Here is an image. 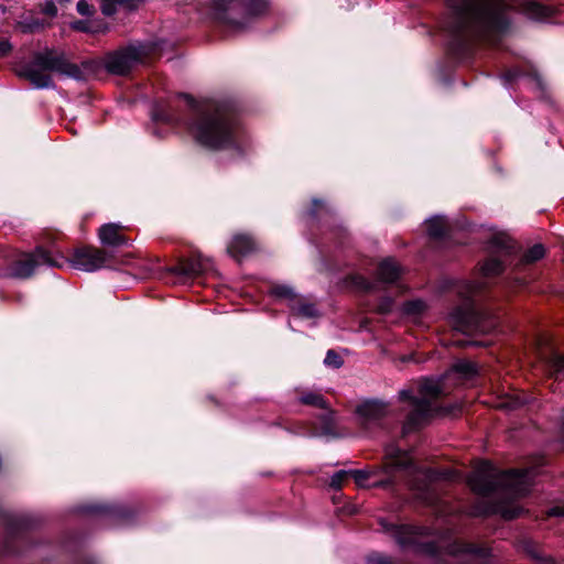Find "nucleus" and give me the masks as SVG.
Masks as SVG:
<instances>
[{
	"label": "nucleus",
	"instance_id": "obj_3",
	"mask_svg": "<svg viewBox=\"0 0 564 564\" xmlns=\"http://www.w3.org/2000/svg\"><path fill=\"white\" fill-rule=\"evenodd\" d=\"M392 536L403 550L429 555L447 554L457 557L463 564H491V551L486 545H474L445 538L434 539L425 529L409 524L392 525Z\"/></svg>",
	"mask_w": 564,
	"mask_h": 564
},
{
	"label": "nucleus",
	"instance_id": "obj_9",
	"mask_svg": "<svg viewBox=\"0 0 564 564\" xmlns=\"http://www.w3.org/2000/svg\"><path fill=\"white\" fill-rule=\"evenodd\" d=\"M64 258L53 256L50 251L37 248L34 253L24 254L15 261L13 265V275L18 278H29L37 265L46 264L50 267H62Z\"/></svg>",
	"mask_w": 564,
	"mask_h": 564
},
{
	"label": "nucleus",
	"instance_id": "obj_8",
	"mask_svg": "<svg viewBox=\"0 0 564 564\" xmlns=\"http://www.w3.org/2000/svg\"><path fill=\"white\" fill-rule=\"evenodd\" d=\"M154 51L151 44H132L108 54L105 66L116 75L127 74L134 65L143 63Z\"/></svg>",
	"mask_w": 564,
	"mask_h": 564
},
{
	"label": "nucleus",
	"instance_id": "obj_26",
	"mask_svg": "<svg viewBox=\"0 0 564 564\" xmlns=\"http://www.w3.org/2000/svg\"><path fill=\"white\" fill-rule=\"evenodd\" d=\"M300 401H301V403L306 404V405H312V406L321 408V409L326 408V402H325L324 398L319 393H316V392L310 391V392L303 393L300 398Z\"/></svg>",
	"mask_w": 564,
	"mask_h": 564
},
{
	"label": "nucleus",
	"instance_id": "obj_36",
	"mask_svg": "<svg viewBox=\"0 0 564 564\" xmlns=\"http://www.w3.org/2000/svg\"><path fill=\"white\" fill-rule=\"evenodd\" d=\"M350 473V477H354L358 485H362V482L369 478V473L366 470H348Z\"/></svg>",
	"mask_w": 564,
	"mask_h": 564
},
{
	"label": "nucleus",
	"instance_id": "obj_28",
	"mask_svg": "<svg viewBox=\"0 0 564 564\" xmlns=\"http://www.w3.org/2000/svg\"><path fill=\"white\" fill-rule=\"evenodd\" d=\"M425 310V303L421 300L408 301L403 304L402 311L406 315H417Z\"/></svg>",
	"mask_w": 564,
	"mask_h": 564
},
{
	"label": "nucleus",
	"instance_id": "obj_38",
	"mask_svg": "<svg viewBox=\"0 0 564 564\" xmlns=\"http://www.w3.org/2000/svg\"><path fill=\"white\" fill-rule=\"evenodd\" d=\"M12 50V45L9 41L2 40L0 41V57L7 56Z\"/></svg>",
	"mask_w": 564,
	"mask_h": 564
},
{
	"label": "nucleus",
	"instance_id": "obj_41",
	"mask_svg": "<svg viewBox=\"0 0 564 564\" xmlns=\"http://www.w3.org/2000/svg\"><path fill=\"white\" fill-rule=\"evenodd\" d=\"M251 6L257 9V12H261L265 9V2L263 0H252Z\"/></svg>",
	"mask_w": 564,
	"mask_h": 564
},
{
	"label": "nucleus",
	"instance_id": "obj_22",
	"mask_svg": "<svg viewBox=\"0 0 564 564\" xmlns=\"http://www.w3.org/2000/svg\"><path fill=\"white\" fill-rule=\"evenodd\" d=\"M475 514H488V513H500L505 519H514L520 516L521 510L518 508H511L503 503H497L485 510H477Z\"/></svg>",
	"mask_w": 564,
	"mask_h": 564
},
{
	"label": "nucleus",
	"instance_id": "obj_17",
	"mask_svg": "<svg viewBox=\"0 0 564 564\" xmlns=\"http://www.w3.org/2000/svg\"><path fill=\"white\" fill-rule=\"evenodd\" d=\"M122 227L117 224H107L99 229V239L101 243L112 247H119L128 243V238L121 234Z\"/></svg>",
	"mask_w": 564,
	"mask_h": 564
},
{
	"label": "nucleus",
	"instance_id": "obj_7",
	"mask_svg": "<svg viewBox=\"0 0 564 564\" xmlns=\"http://www.w3.org/2000/svg\"><path fill=\"white\" fill-rule=\"evenodd\" d=\"M451 319L455 329L466 334H486L498 325L495 317L477 312L470 303L455 308L451 314Z\"/></svg>",
	"mask_w": 564,
	"mask_h": 564
},
{
	"label": "nucleus",
	"instance_id": "obj_44",
	"mask_svg": "<svg viewBox=\"0 0 564 564\" xmlns=\"http://www.w3.org/2000/svg\"><path fill=\"white\" fill-rule=\"evenodd\" d=\"M227 0H216V7L219 9H226Z\"/></svg>",
	"mask_w": 564,
	"mask_h": 564
},
{
	"label": "nucleus",
	"instance_id": "obj_15",
	"mask_svg": "<svg viewBox=\"0 0 564 564\" xmlns=\"http://www.w3.org/2000/svg\"><path fill=\"white\" fill-rule=\"evenodd\" d=\"M386 457V468L388 473H392L393 470H415L412 456L395 446L387 447Z\"/></svg>",
	"mask_w": 564,
	"mask_h": 564
},
{
	"label": "nucleus",
	"instance_id": "obj_39",
	"mask_svg": "<svg viewBox=\"0 0 564 564\" xmlns=\"http://www.w3.org/2000/svg\"><path fill=\"white\" fill-rule=\"evenodd\" d=\"M547 517H564V506H555L547 510Z\"/></svg>",
	"mask_w": 564,
	"mask_h": 564
},
{
	"label": "nucleus",
	"instance_id": "obj_1",
	"mask_svg": "<svg viewBox=\"0 0 564 564\" xmlns=\"http://www.w3.org/2000/svg\"><path fill=\"white\" fill-rule=\"evenodd\" d=\"M514 4L535 21L545 20L554 12L533 0H447L452 14L448 30L462 44L471 40L496 44L510 25L508 11Z\"/></svg>",
	"mask_w": 564,
	"mask_h": 564
},
{
	"label": "nucleus",
	"instance_id": "obj_35",
	"mask_svg": "<svg viewBox=\"0 0 564 564\" xmlns=\"http://www.w3.org/2000/svg\"><path fill=\"white\" fill-rule=\"evenodd\" d=\"M77 11L82 15H91L94 13V7L90 6L86 0H79L77 2Z\"/></svg>",
	"mask_w": 564,
	"mask_h": 564
},
{
	"label": "nucleus",
	"instance_id": "obj_2",
	"mask_svg": "<svg viewBox=\"0 0 564 564\" xmlns=\"http://www.w3.org/2000/svg\"><path fill=\"white\" fill-rule=\"evenodd\" d=\"M192 115L188 129L202 145L210 149L234 147L240 139L239 126L229 108L215 100L196 101L184 95Z\"/></svg>",
	"mask_w": 564,
	"mask_h": 564
},
{
	"label": "nucleus",
	"instance_id": "obj_24",
	"mask_svg": "<svg viewBox=\"0 0 564 564\" xmlns=\"http://www.w3.org/2000/svg\"><path fill=\"white\" fill-rule=\"evenodd\" d=\"M545 254V249L543 245L538 243L531 247L521 258V264H530L540 259H542Z\"/></svg>",
	"mask_w": 564,
	"mask_h": 564
},
{
	"label": "nucleus",
	"instance_id": "obj_11",
	"mask_svg": "<svg viewBox=\"0 0 564 564\" xmlns=\"http://www.w3.org/2000/svg\"><path fill=\"white\" fill-rule=\"evenodd\" d=\"M70 262L76 269L93 272L104 267L106 253L94 247H83L75 250Z\"/></svg>",
	"mask_w": 564,
	"mask_h": 564
},
{
	"label": "nucleus",
	"instance_id": "obj_21",
	"mask_svg": "<svg viewBox=\"0 0 564 564\" xmlns=\"http://www.w3.org/2000/svg\"><path fill=\"white\" fill-rule=\"evenodd\" d=\"M291 310L294 314L306 318H313L318 315L315 304L301 297L294 300V303L291 304Z\"/></svg>",
	"mask_w": 564,
	"mask_h": 564
},
{
	"label": "nucleus",
	"instance_id": "obj_43",
	"mask_svg": "<svg viewBox=\"0 0 564 564\" xmlns=\"http://www.w3.org/2000/svg\"><path fill=\"white\" fill-rule=\"evenodd\" d=\"M57 12L55 6L53 3H47L46 4V8H45V13L50 14V15H55Z\"/></svg>",
	"mask_w": 564,
	"mask_h": 564
},
{
	"label": "nucleus",
	"instance_id": "obj_12",
	"mask_svg": "<svg viewBox=\"0 0 564 564\" xmlns=\"http://www.w3.org/2000/svg\"><path fill=\"white\" fill-rule=\"evenodd\" d=\"M434 478L435 474L427 469L415 471L414 478L410 480V486L416 491L417 498L426 505H434L437 500L433 485Z\"/></svg>",
	"mask_w": 564,
	"mask_h": 564
},
{
	"label": "nucleus",
	"instance_id": "obj_6",
	"mask_svg": "<svg viewBox=\"0 0 564 564\" xmlns=\"http://www.w3.org/2000/svg\"><path fill=\"white\" fill-rule=\"evenodd\" d=\"M443 393L440 380L422 379L417 382L416 390H402L400 400L408 402L410 412L403 426L404 433L417 429L437 411L436 400Z\"/></svg>",
	"mask_w": 564,
	"mask_h": 564
},
{
	"label": "nucleus",
	"instance_id": "obj_10",
	"mask_svg": "<svg viewBox=\"0 0 564 564\" xmlns=\"http://www.w3.org/2000/svg\"><path fill=\"white\" fill-rule=\"evenodd\" d=\"M489 248L499 257H490L481 264L480 271L485 278L495 276L502 272L503 264L500 257L511 254L514 241L506 234H497L491 238Z\"/></svg>",
	"mask_w": 564,
	"mask_h": 564
},
{
	"label": "nucleus",
	"instance_id": "obj_31",
	"mask_svg": "<svg viewBox=\"0 0 564 564\" xmlns=\"http://www.w3.org/2000/svg\"><path fill=\"white\" fill-rule=\"evenodd\" d=\"M527 403V400L519 395L509 397L508 400L502 401L498 404L499 408L517 409L520 405Z\"/></svg>",
	"mask_w": 564,
	"mask_h": 564
},
{
	"label": "nucleus",
	"instance_id": "obj_32",
	"mask_svg": "<svg viewBox=\"0 0 564 564\" xmlns=\"http://www.w3.org/2000/svg\"><path fill=\"white\" fill-rule=\"evenodd\" d=\"M324 364L326 366H332L334 368H339L343 365V359L334 350H328L327 354H326V357L324 359Z\"/></svg>",
	"mask_w": 564,
	"mask_h": 564
},
{
	"label": "nucleus",
	"instance_id": "obj_30",
	"mask_svg": "<svg viewBox=\"0 0 564 564\" xmlns=\"http://www.w3.org/2000/svg\"><path fill=\"white\" fill-rule=\"evenodd\" d=\"M349 477L350 473L348 470L336 471L330 478L329 486L334 489H340L344 481L347 480Z\"/></svg>",
	"mask_w": 564,
	"mask_h": 564
},
{
	"label": "nucleus",
	"instance_id": "obj_33",
	"mask_svg": "<svg viewBox=\"0 0 564 564\" xmlns=\"http://www.w3.org/2000/svg\"><path fill=\"white\" fill-rule=\"evenodd\" d=\"M123 0H101V11L105 15H112L117 10V4Z\"/></svg>",
	"mask_w": 564,
	"mask_h": 564
},
{
	"label": "nucleus",
	"instance_id": "obj_23",
	"mask_svg": "<svg viewBox=\"0 0 564 564\" xmlns=\"http://www.w3.org/2000/svg\"><path fill=\"white\" fill-rule=\"evenodd\" d=\"M547 368L551 376L556 379L564 377V356L560 354H553L549 360Z\"/></svg>",
	"mask_w": 564,
	"mask_h": 564
},
{
	"label": "nucleus",
	"instance_id": "obj_16",
	"mask_svg": "<svg viewBox=\"0 0 564 564\" xmlns=\"http://www.w3.org/2000/svg\"><path fill=\"white\" fill-rule=\"evenodd\" d=\"M26 543L24 534L13 529H8L4 538L0 542V556L20 554L21 547Z\"/></svg>",
	"mask_w": 564,
	"mask_h": 564
},
{
	"label": "nucleus",
	"instance_id": "obj_18",
	"mask_svg": "<svg viewBox=\"0 0 564 564\" xmlns=\"http://www.w3.org/2000/svg\"><path fill=\"white\" fill-rule=\"evenodd\" d=\"M401 275L400 265L391 258L382 260L377 269V276L386 283L395 282Z\"/></svg>",
	"mask_w": 564,
	"mask_h": 564
},
{
	"label": "nucleus",
	"instance_id": "obj_42",
	"mask_svg": "<svg viewBox=\"0 0 564 564\" xmlns=\"http://www.w3.org/2000/svg\"><path fill=\"white\" fill-rule=\"evenodd\" d=\"M536 561L539 564H557L554 558L547 556H538Z\"/></svg>",
	"mask_w": 564,
	"mask_h": 564
},
{
	"label": "nucleus",
	"instance_id": "obj_34",
	"mask_svg": "<svg viewBox=\"0 0 564 564\" xmlns=\"http://www.w3.org/2000/svg\"><path fill=\"white\" fill-rule=\"evenodd\" d=\"M393 301L390 297H383L380 300L377 311L381 314H387L392 311Z\"/></svg>",
	"mask_w": 564,
	"mask_h": 564
},
{
	"label": "nucleus",
	"instance_id": "obj_29",
	"mask_svg": "<svg viewBox=\"0 0 564 564\" xmlns=\"http://www.w3.org/2000/svg\"><path fill=\"white\" fill-rule=\"evenodd\" d=\"M272 293L278 297L290 299L292 304L294 303V300L297 299L293 289L288 285H276L272 289Z\"/></svg>",
	"mask_w": 564,
	"mask_h": 564
},
{
	"label": "nucleus",
	"instance_id": "obj_45",
	"mask_svg": "<svg viewBox=\"0 0 564 564\" xmlns=\"http://www.w3.org/2000/svg\"><path fill=\"white\" fill-rule=\"evenodd\" d=\"M74 28L79 31H86L85 23L79 21L74 24Z\"/></svg>",
	"mask_w": 564,
	"mask_h": 564
},
{
	"label": "nucleus",
	"instance_id": "obj_46",
	"mask_svg": "<svg viewBox=\"0 0 564 564\" xmlns=\"http://www.w3.org/2000/svg\"><path fill=\"white\" fill-rule=\"evenodd\" d=\"M405 360H411V361H415V362H416V361H419V360L415 358V356H414V355L409 356Z\"/></svg>",
	"mask_w": 564,
	"mask_h": 564
},
{
	"label": "nucleus",
	"instance_id": "obj_37",
	"mask_svg": "<svg viewBox=\"0 0 564 564\" xmlns=\"http://www.w3.org/2000/svg\"><path fill=\"white\" fill-rule=\"evenodd\" d=\"M482 288H484V285L481 283L468 282L466 284V291H465L464 295L467 297L471 296L473 294L479 292Z\"/></svg>",
	"mask_w": 564,
	"mask_h": 564
},
{
	"label": "nucleus",
	"instance_id": "obj_48",
	"mask_svg": "<svg viewBox=\"0 0 564 564\" xmlns=\"http://www.w3.org/2000/svg\"><path fill=\"white\" fill-rule=\"evenodd\" d=\"M319 203H321V202H319V200H316V199L313 202V204H314V205H318Z\"/></svg>",
	"mask_w": 564,
	"mask_h": 564
},
{
	"label": "nucleus",
	"instance_id": "obj_13",
	"mask_svg": "<svg viewBox=\"0 0 564 564\" xmlns=\"http://www.w3.org/2000/svg\"><path fill=\"white\" fill-rule=\"evenodd\" d=\"M388 413V404L378 400L366 401L357 408L360 424L366 429L379 423Z\"/></svg>",
	"mask_w": 564,
	"mask_h": 564
},
{
	"label": "nucleus",
	"instance_id": "obj_14",
	"mask_svg": "<svg viewBox=\"0 0 564 564\" xmlns=\"http://www.w3.org/2000/svg\"><path fill=\"white\" fill-rule=\"evenodd\" d=\"M210 270H213L212 260L200 254L182 260L172 269L174 273L185 276H197Z\"/></svg>",
	"mask_w": 564,
	"mask_h": 564
},
{
	"label": "nucleus",
	"instance_id": "obj_40",
	"mask_svg": "<svg viewBox=\"0 0 564 564\" xmlns=\"http://www.w3.org/2000/svg\"><path fill=\"white\" fill-rule=\"evenodd\" d=\"M154 119L165 121V122H173L176 120L174 118V116H172V115H164V113H160V112H154Z\"/></svg>",
	"mask_w": 564,
	"mask_h": 564
},
{
	"label": "nucleus",
	"instance_id": "obj_19",
	"mask_svg": "<svg viewBox=\"0 0 564 564\" xmlns=\"http://www.w3.org/2000/svg\"><path fill=\"white\" fill-rule=\"evenodd\" d=\"M254 247L252 239L246 235H237L228 246V252L235 257H242L249 253Z\"/></svg>",
	"mask_w": 564,
	"mask_h": 564
},
{
	"label": "nucleus",
	"instance_id": "obj_5",
	"mask_svg": "<svg viewBox=\"0 0 564 564\" xmlns=\"http://www.w3.org/2000/svg\"><path fill=\"white\" fill-rule=\"evenodd\" d=\"M52 73L80 79V68L70 63L63 52L46 48L33 55V59L20 67L18 74L28 79L35 88H51L54 86Z\"/></svg>",
	"mask_w": 564,
	"mask_h": 564
},
{
	"label": "nucleus",
	"instance_id": "obj_47",
	"mask_svg": "<svg viewBox=\"0 0 564 564\" xmlns=\"http://www.w3.org/2000/svg\"><path fill=\"white\" fill-rule=\"evenodd\" d=\"M89 511H91V512H98V511H99V508L94 507V508H91Z\"/></svg>",
	"mask_w": 564,
	"mask_h": 564
},
{
	"label": "nucleus",
	"instance_id": "obj_27",
	"mask_svg": "<svg viewBox=\"0 0 564 564\" xmlns=\"http://www.w3.org/2000/svg\"><path fill=\"white\" fill-rule=\"evenodd\" d=\"M348 283L358 291H370L372 283L360 274H354L348 278Z\"/></svg>",
	"mask_w": 564,
	"mask_h": 564
},
{
	"label": "nucleus",
	"instance_id": "obj_20",
	"mask_svg": "<svg viewBox=\"0 0 564 564\" xmlns=\"http://www.w3.org/2000/svg\"><path fill=\"white\" fill-rule=\"evenodd\" d=\"M449 229V224L445 217L435 216L426 221L427 234L433 238L443 237Z\"/></svg>",
	"mask_w": 564,
	"mask_h": 564
},
{
	"label": "nucleus",
	"instance_id": "obj_4",
	"mask_svg": "<svg viewBox=\"0 0 564 564\" xmlns=\"http://www.w3.org/2000/svg\"><path fill=\"white\" fill-rule=\"evenodd\" d=\"M534 476V469L499 471L491 463L480 462L468 476L467 482L480 496L487 497L500 491L513 499L529 492Z\"/></svg>",
	"mask_w": 564,
	"mask_h": 564
},
{
	"label": "nucleus",
	"instance_id": "obj_25",
	"mask_svg": "<svg viewBox=\"0 0 564 564\" xmlns=\"http://www.w3.org/2000/svg\"><path fill=\"white\" fill-rule=\"evenodd\" d=\"M452 369L464 378H470L477 373V366L470 360H458L453 365Z\"/></svg>",
	"mask_w": 564,
	"mask_h": 564
}]
</instances>
